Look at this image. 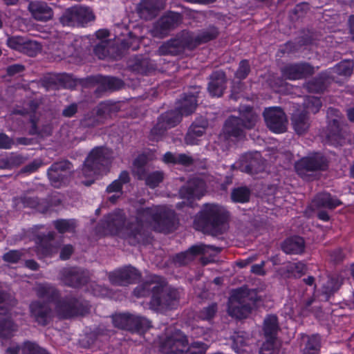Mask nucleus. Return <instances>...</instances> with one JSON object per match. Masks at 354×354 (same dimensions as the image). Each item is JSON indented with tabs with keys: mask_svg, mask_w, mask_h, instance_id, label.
<instances>
[{
	"mask_svg": "<svg viewBox=\"0 0 354 354\" xmlns=\"http://www.w3.org/2000/svg\"><path fill=\"white\" fill-rule=\"evenodd\" d=\"M183 115L181 112L176 108L175 110L161 114L158 118L165 124L166 127L170 129L180 122Z\"/></svg>",
	"mask_w": 354,
	"mask_h": 354,
	"instance_id": "nucleus-41",
	"label": "nucleus"
},
{
	"mask_svg": "<svg viewBox=\"0 0 354 354\" xmlns=\"http://www.w3.org/2000/svg\"><path fill=\"white\" fill-rule=\"evenodd\" d=\"M329 160L320 153H315L301 158L295 163L297 174L302 178L310 180L315 177V173L327 171Z\"/></svg>",
	"mask_w": 354,
	"mask_h": 354,
	"instance_id": "nucleus-7",
	"label": "nucleus"
},
{
	"mask_svg": "<svg viewBox=\"0 0 354 354\" xmlns=\"http://www.w3.org/2000/svg\"><path fill=\"white\" fill-rule=\"evenodd\" d=\"M115 327L131 332H143L151 327V322L146 318L129 313H120L113 315Z\"/></svg>",
	"mask_w": 354,
	"mask_h": 354,
	"instance_id": "nucleus-12",
	"label": "nucleus"
},
{
	"mask_svg": "<svg viewBox=\"0 0 354 354\" xmlns=\"http://www.w3.org/2000/svg\"><path fill=\"white\" fill-rule=\"evenodd\" d=\"M16 304V300L8 292L0 290V314H5L10 307Z\"/></svg>",
	"mask_w": 354,
	"mask_h": 354,
	"instance_id": "nucleus-45",
	"label": "nucleus"
},
{
	"mask_svg": "<svg viewBox=\"0 0 354 354\" xmlns=\"http://www.w3.org/2000/svg\"><path fill=\"white\" fill-rule=\"evenodd\" d=\"M353 64L350 61H344L333 68V73L344 76H350L353 73Z\"/></svg>",
	"mask_w": 354,
	"mask_h": 354,
	"instance_id": "nucleus-50",
	"label": "nucleus"
},
{
	"mask_svg": "<svg viewBox=\"0 0 354 354\" xmlns=\"http://www.w3.org/2000/svg\"><path fill=\"white\" fill-rule=\"evenodd\" d=\"M15 200L17 202V203H21L24 207L37 208L38 211L39 206L41 205V201H39L37 197H32L24 195L20 197H17Z\"/></svg>",
	"mask_w": 354,
	"mask_h": 354,
	"instance_id": "nucleus-54",
	"label": "nucleus"
},
{
	"mask_svg": "<svg viewBox=\"0 0 354 354\" xmlns=\"http://www.w3.org/2000/svg\"><path fill=\"white\" fill-rule=\"evenodd\" d=\"M342 201L328 192L317 194L312 201L313 208H327L333 209L342 205Z\"/></svg>",
	"mask_w": 354,
	"mask_h": 354,
	"instance_id": "nucleus-33",
	"label": "nucleus"
},
{
	"mask_svg": "<svg viewBox=\"0 0 354 354\" xmlns=\"http://www.w3.org/2000/svg\"><path fill=\"white\" fill-rule=\"evenodd\" d=\"M200 89V87L195 86L192 91L185 93L180 99L177 108L183 115H188L195 111Z\"/></svg>",
	"mask_w": 354,
	"mask_h": 354,
	"instance_id": "nucleus-29",
	"label": "nucleus"
},
{
	"mask_svg": "<svg viewBox=\"0 0 354 354\" xmlns=\"http://www.w3.org/2000/svg\"><path fill=\"white\" fill-rule=\"evenodd\" d=\"M205 183L200 178H193L189 180L179 190V196L185 200L200 199L205 194Z\"/></svg>",
	"mask_w": 354,
	"mask_h": 354,
	"instance_id": "nucleus-23",
	"label": "nucleus"
},
{
	"mask_svg": "<svg viewBox=\"0 0 354 354\" xmlns=\"http://www.w3.org/2000/svg\"><path fill=\"white\" fill-rule=\"evenodd\" d=\"M38 297L47 299V302L57 301L59 297L58 290L49 285H40L36 289Z\"/></svg>",
	"mask_w": 354,
	"mask_h": 354,
	"instance_id": "nucleus-39",
	"label": "nucleus"
},
{
	"mask_svg": "<svg viewBox=\"0 0 354 354\" xmlns=\"http://www.w3.org/2000/svg\"><path fill=\"white\" fill-rule=\"evenodd\" d=\"M282 77L295 80L306 78L315 73V68L307 62L289 64L281 68Z\"/></svg>",
	"mask_w": 354,
	"mask_h": 354,
	"instance_id": "nucleus-20",
	"label": "nucleus"
},
{
	"mask_svg": "<svg viewBox=\"0 0 354 354\" xmlns=\"http://www.w3.org/2000/svg\"><path fill=\"white\" fill-rule=\"evenodd\" d=\"M305 342L302 349L303 354H319L321 348V337L318 335L303 337Z\"/></svg>",
	"mask_w": 354,
	"mask_h": 354,
	"instance_id": "nucleus-37",
	"label": "nucleus"
},
{
	"mask_svg": "<svg viewBox=\"0 0 354 354\" xmlns=\"http://www.w3.org/2000/svg\"><path fill=\"white\" fill-rule=\"evenodd\" d=\"M62 279L65 285L79 288L88 283L89 275L87 271L78 268H70L63 270Z\"/></svg>",
	"mask_w": 354,
	"mask_h": 354,
	"instance_id": "nucleus-24",
	"label": "nucleus"
},
{
	"mask_svg": "<svg viewBox=\"0 0 354 354\" xmlns=\"http://www.w3.org/2000/svg\"><path fill=\"white\" fill-rule=\"evenodd\" d=\"M231 339L233 342L232 347L237 351L247 344V339L244 332L236 333L233 336H232Z\"/></svg>",
	"mask_w": 354,
	"mask_h": 354,
	"instance_id": "nucleus-60",
	"label": "nucleus"
},
{
	"mask_svg": "<svg viewBox=\"0 0 354 354\" xmlns=\"http://www.w3.org/2000/svg\"><path fill=\"white\" fill-rule=\"evenodd\" d=\"M62 204V200L56 196H53L46 199L41 200V205L39 207V212L45 214L50 211L52 207H57Z\"/></svg>",
	"mask_w": 354,
	"mask_h": 354,
	"instance_id": "nucleus-49",
	"label": "nucleus"
},
{
	"mask_svg": "<svg viewBox=\"0 0 354 354\" xmlns=\"http://www.w3.org/2000/svg\"><path fill=\"white\" fill-rule=\"evenodd\" d=\"M328 75L326 73H320L317 77L309 81L306 87L310 93H319L323 92L326 88V81Z\"/></svg>",
	"mask_w": 354,
	"mask_h": 354,
	"instance_id": "nucleus-42",
	"label": "nucleus"
},
{
	"mask_svg": "<svg viewBox=\"0 0 354 354\" xmlns=\"http://www.w3.org/2000/svg\"><path fill=\"white\" fill-rule=\"evenodd\" d=\"M217 311L218 304L213 302L200 310L198 317L203 320L210 321L215 317Z\"/></svg>",
	"mask_w": 354,
	"mask_h": 354,
	"instance_id": "nucleus-51",
	"label": "nucleus"
},
{
	"mask_svg": "<svg viewBox=\"0 0 354 354\" xmlns=\"http://www.w3.org/2000/svg\"><path fill=\"white\" fill-rule=\"evenodd\" d=\"M227 77L222 70L214 71L209 77L207 91L212 97H221L226 88Z\"/></svg>",
	"mask_w": 354,
	"mask_h": 354,
	"instance_id": "nucleus-28",
	"label": "nucleus"
},
{
	"mask_svg": "<svg viewBox=\"0 0 354 354\" xmlns=\"http://www.w3.org/2000/svg\"><path fill=\"white\" fill-rule=\"evenodd\" d=\"M31 316L41 326L48 325L53 317V310L48 302L34 301L30 304Z\"/></svg>",
	"mask_w": 354,
	"mask_h": 354,
	"instance_id": "nucleus-22",
	"label": "nucleus"
},
{
	"mask_svg": "<svg viewBox=\"0 0 354 354\" xmlns=\"http://www.w3.org/2000/svg\"><path fill=\"white\" fill-rule=\"evenodd\" d=\"M164 6L163 0H142L138 4L136 11L141 19L149 21L155 18Z\"/></svg>",
	"mask_w": 354,
	"mask_h": 354,
	"instance_id": "nucleus-26",
	"label": "nucleus"
},
{
	"mask_svg": "<svg viewBox=\"0 0 354 354\" xmlns=\"http://www.w3.org/2000/svg\"><path fill=\"white\" fill-rule=\"evenodd\" d=\"M182 15L169 11L162 15L153 25L152 35L155 37L163 38L182 22Z\"/></svg>",
	"mask_w": 354,
	"mask_h": 354,
	"instance_id": "nucleus-15",
	"label": "nucleus"
},
{
	"mask_svg": "<svg viewBox=\"0 0 354 354\" xmlns=\"http://www.w3.org/2000/svg\"><path fill=\"white\" fill-rule=\"evenodd\" d=\"M259 300L256 289L246 287L236 289L229 299L228 315L237 319H245L252 313Z\"/></svg>",
	"mask_w": 354,
	"mask_h": 354,
	"instance_id": "nucleus-5",
	"label": "nucleus"
},
{
	"mask_svg": "<svg viewBox=\"0 0 354 354\" xmlns=\"http://www.w3.org/2000/svg\"><path fill=\"white\" fill-rule=\"evenodd\" d=\"M168 129L165 124L158 118L156 124L151 129L149 138L151 140L158 141Z\"/></svg>",
	"mask_w": 354,
	"mask_h": 354,
	"instance_id": "nucleus-52",
	"label": "nucleus"
},
{
	"mask_svg": "<svg viewBox=\"0 0 354 354\" xmlns=\"http://www.w3.org/2000/svg\"><path fill=\"white\" fill-rule=\"evenodd\" d=\"M88 302L81 298L73 296L65 297L55 302V312L59 319H66L79 315H84L89 312Z\"/></svg>",
	"mask_w": 354,
	"mask_h": 354,
	"instance_id": "nucleus-8",
	"label": "nucleus"
},
{
	"mask_svg": "<svg viewBox=\"0 0 354 354\" xmlns=\"http://www.w3.org/2000/svg\"><path fill=\"white\" fill-rule=\"evenodd\" d=\"M112 160V151L106 147H96L88 154L84 162L82 174L92 177L107 170Z\"/></svg>",
	"mask_w": 354,
	"mask_h": 354,
	"instance_id": "nucleus-6",
	"label": "nucleus"
},
{
	"mask_svg": "<svg viewBox=\"0 0 354 354\" xmlns=\"http://www.w3.org/2000/svg\"><path fill=\"white\" fill-rule=\"evenodd\" d=\"M307 270L306 266L301 262L291 263L287 266V271L292 273L295 277H301Z\"/></svg>",
	"mask_w": 354,
	"mask_h": 354,
	"instance_id": "nucleus-61",
	"label": "nucleus"
},
{
	"mask_svg": "<svg viewBox=\"0 0 354 354\" xmlns=\"http://www.w3.org/2000/svg\"><path fill=\"white\" fill-rule=\"evenodd\" d=\"M95 19V15L89 8L73 6L66 9L59 21L64 26H84Z\"/></svg>",
	"mask_w": 354,
	"mask_h": 354,
	"instance_id": "nucleus-13",
	"label": "nucleus"
},
{
	"mask_svg": "<svg viewBox=\"0 0 354 354\" xmlns=\"http://www.w3.org/2000/svg\"><path fill=\"white\" fill-rule=\"evenodd\" d=\"M39 119L34 114L30 116V123L31 124L29 129V134L32 136H38L40 137L49 136L52 134V127L50 124L44 125L41 129L37 127Z\"/></svg>",
	"mask_w": 354,
	"mask_h": 354,
	"instance_id": "nucleus-40",
	"label": "nucleus"
},
{
	"mask_svg": "<svg viewBox=\"0 0 354 354\" xmlns=\"http://www.w3.org/2000/svg\"><path fill=\"white\" fill-rule=\"evenodd\" d=\"M157 280L147 281L136 287L133 291L136 297H147L151 294L150 306L154 310L174 308L179 298L178 291L167 285L166 282L156 277Z\"/></svg>",
	"mask_w": 354,
	"mask_h": 354,
	"instance_id": "nucleus-2",
	"label": "nucleus"
},
{
	"mask_svg": "<svg viewBox=\"0 0 354 354\" xmlns=\"http://www.w3.org/2000/svg\"><path fill=\"white\" fill-rule=\"evenodd\" d=\"M110 41L108 40H101L95 46L93 51L97 57L100 59H104L109 53V46Z\"/></svg>",
	"mask_w": 354,
	"mask_h": 354,
	"instance_id": "nucleus-55",
	"label": "nucleus"
},
{
	"mask_svg": "<svg viewBox=\"0 0 354 354\" xmlns=\"http://www.w3.org/2000/svg\"><path fill=\"white\" fill-rule=\"evenodd\" d=\"M25 39H26L21 37H11L8 39L7 44L10 48L21 52Z\"/></svg>",
	"mask_w": 354,
	"mask_h": 354,
	"instance_id": "nucleus-63",
	"label": "nucleus"
},
{
	"mask_svg": "<svg viewBox=\"0 0 354 354\" xmlns=\"http://www.w3.org/2000/svg\"><path fill=\"white\" fill-rule=\"evenodd\" d=\"M188 50H192V45L188 37V31L183 30L174 37L163 42L157 50L160 56H179Z\"/></svg>",
	"mask_w": 354,
	"mask_h": 354,
	"instance_id": "nucleus-10",
	"label": "nucleus"
},
{
	"mask_svg": "<svg viewBox=\"0 0 354 354\" xmlns=\"http://www.w3.org/2000/svg\"><path fill=\"white\" fill-rule=\"evenodd\" d=\"M15 141L4 133H0V149H10L14 145Z\"/></svg>",
	"mask_w": 354,
	"mask_h": 354,
	"instance_id": "nucleus-64",
	"label": "nucleus"
},
{
	"mask_svg": "<svg viewBox=\"0 0 354 354\" xmlns=\"http://www.w3.org/2000/svg\"><path fill=\"white\" fill-rule=\"evenodd\" d=\"M178 220L174 210L165 206L142 207L137 210L136 221L126 228L131 245L145 242L149 236V230L168 233L176 229Z\"/></svg>",
	"mask_w": 354,
	"mask_h": 354,
	"instance_id": "nucleus-1",
	"label": "nucleus"
},
{
	"mask_svg": "<svg viewBox=\"0 0 354 354\" xmlns=\"http://www.w3.org/2000/svg\"><path fill=\"white\" fill-rule=\"evenodd\" d=\"M130 181V176L127 171H122L119 178L117 180H115L113 182H112L107 187H106V192L107 193H112V192H116V193H122V186L124 184H127L129 183Z\"/></svg>",
	"mask_w": 354,
	"mask_h": 354,
	"instance_id": "nucleus-43",
	"label": "nucleus"
},
{
	"mask_svg": "<svg viewBox=\"0 0 354 354\" xmlns=\"http://www.w3.org/2000/svg\"><path fill=\"white\" fill-rule=\"evenodd\" d=\"M73 165L68 160L55 162L48 169V177L53 186L59 187L73 175Z\"/></svg>",
	"mask_w": 354,
	"mask_h": 354,
	"instance_id": "nucleus-16",
	"label": "nucleus"
},
{
	"mask_svg": "<svg viewBox=\"0 0 354 354\" xmlns=\"http://www.w3.org/2000/svg\"><path fill=\"white\" fill-rule=\"evenodd\" d=\"M258 121V115L250 106L240 111V115H231L225 121L221 135L226 140L239 141L245 137V129H253Z\"/></svg>",
	"mask_w": 354,
	"mask_h": 354,
	"instance_id": "nucleus-4",
	"label": "nucleus"
},
{
	"mask_svg": "<svg viewBox=\"0 0 354 354\" xmlns=\"http://www.w3.org/2000/svg\"><path fill=\"white\" fill-rule=\"evenodd\" d=\"M23 354H50L45 349L32 342H25L22 347Z\"/></svg>",
	"mask_w": 354,
	"mask_h": 354,
	"instance_id": "nucleus-58",
	"label": "nucleus"
},
{
	"mask_svg": "<svg viewBox=\"0 0 354 354\" xmlns=\"http://www.w3.org/2000/svg\"><path fill=\"white\" fill-rule=\"evenodd\" d=\"M327 115L329 120L326 133L328 142L335 146H342L350 141L351 135L347 125L341 124L339 120V111L330 107L328 109Z\"/></svg>",
	"mask_w": 354,
	"mask_h": 354,
	"instance_id": "nucleus-9",
	"label": "nucleus"
},
{
	"mask_svg": "<svg viewBox=\"0 0 354 354\" xmlns=\"http://www.w3.org/2000/svg\"><path fill=\"white\" fill-rule=\"evenodd\" d=\"M28 9L32 17L37 21H46L53 18V9L44 1H30Z\"/></svg>",
	"mask_w": 354,
	"mask_h": 354,
	"instance_id": "nucleus-30",
	"label": "nucleus"
},
{
	"mask_svg": "<svg viewBox=\"0 0 354 354\" xmlns=\"http://www.w3.org/2000/svg\"><path fill=\"white\" fill-rule=\"evenodd\" d=\"M209 251L217 254L221 251V248L203 243L192 245L186 251L176 254L173 257V261L178 266H186L192 261L197 255L207 254Z\"/></svg>",
	"mask_w": 354,
	"mask_h": 354,
	"instance_id": "nucleus-17",
	"label": "nucleus"
},
{
	"mask_svg": "<svg viewBox=\"0 0 354 354\" xmlns=\"http://www.w3.org/2000/svg\"><path fill=\"white\" fill-rule=\"evenodd\" d=\"M291 123L294 130L298 135L306 133L310 126L308 113L305 111L295 112L291 117Z\"/></svg>",
	"mask_w": 354,
	"mask_h": 354,
	"instance_id": "nucleus-35",
	"label": "nucleus"
},
{
	"mask_svg": "<svg viewBox=\"0 0 354 354\" xmlns=\"http://www.w3.org/2000/svg\"><path fill=\"white\" fill-rule=\"evenodd\" d=\"M279 341L265 340L259 350V354H279Z\"/></svg>",
	"mask_w": 354,
	"mask_h": 354,
	"instance_id": "nucleus-48",
	"label": "nucleus"
},
{
	"mask_svg": "<svg viewBox=\"0 0 354 354\" xmlns=\"http://www.w3.org/2000/svg\"><path fill=\"white\" fill-rule=\"evenodd\" d=\"M127 69L136 74L150 75L158 68L156 64L149 57L145 55H137L131 57L127 62Z\"/></svg>",
	"mask_w": 354,
	"mask_h": 354,
	"instance_id": "nucleus-18",
	"label": "nucleus"
},
{
	"mask_svg": "<svg viewBox=\"0 0 354 354\" xmlns=\"http://www.w3.org/2000/svg\"><path fill=\"white\" fill-rule=\"evenodd\" d=\"M282 250L286 254H301L305 249L304 239L299 236H293L286 239L281 245Z\"/></svg>",
	"mask_w": 354,
	"mask_h": 354,
	"instance_id": "nucleus-36",
	"label": "nucleus"
},
{
	"mask_svg": "<svg viewBox=\"0 0 354 354\" xmlns=\"http://www.w3.org/2000/svg\"><path fill=\"white\" fill-rule=\"evenodd\" d=\"M250 72V66L248 60L243 59L239 62V68L235 73V77L239 80L245 79Z\"/></svg>",
	"mask_w": 354,
	"mask_h": 354,
	"instance_id": "nucleus-59",
	"label": "nucleus"
},
{
	"mask_svg": "<svg viewBox=\"0 0 354 354\" xmlns=\"http://www.w3.org/2000/svg\"><path fill=\"white\" fill-rule=\"evenodd\" d=\"M164 178V173L162 171H156L147 174L145 178L146 184L151 188H154L162 181Z\"/></svg>",
	"mask_w": 354,
	"mask_h": 354,
	"instance_id": "nucleus-57",
	"label": "nucleus"
},
{
	"mask_svg": "<svg viewBox=\"0 0 354 354\" xmlns=\"http://www.w3.org/2000/svg\"><path fill=\"white\" fill-rule=\"evenodd\" d=\"M188 344L187 336L180 330H175L160 342V351L162 354H183Z\"/></svg>",
	"mask_w": 354,
	"mask_h": 354,
	"instance_id": "nucleus-14",
	"label": "nucleus"
},
{
	"mask_svg": "<svg viewBox=\"0 0 354 354\" xmlns=\"http://www.w3.org/2000/svg\"><path fill=\"white\" fill-rule=\"evenodd\" d=\"M140 277L138 271L133 267L127 266L111 272L109 279L114 286H127L133 283Z\"/></svg>",
	"mask_w": 354,
	"mask_h": 354,
	"instance_id": "nucleus-25",
	"label": "nucleus"
},
{
	"mask_svg": "<svg viewBox=\"0 0 354 354\" xmlns=\"http://www.w3.org/2000/svg\"><path fill=\"white\" fill-rule=\"evenodd\" d=\"M228 212L216 204H205L194 218L196 230L212 236L223 234L227 230Z\"/></svg>",
	"mask_w": 354,
	"mask_h": 354,
	"instance_id": "nucleus-3",
	"label": "nucleus"
},
{
	"mask_svg": "<svg viewBox=\"0 0 354 354\" xmlns=\"http://www.w3.org/2000/svg\"><path fill=\"white\" fill-rule=\"evenodd\" d=\"M15 330L16 326L11 319L0 317V336L6 337Z\"/></svg>",
	"mask_w": 354,
	"mask_h": 354,
	"instance_id": "nucleus-53",
	"label": "nucleus"
},
{
	"mask_svg": "<svg viewBox=\"0 0 354 354\" xmlns=\"http://www.w3.org/2000/svg\"><path fill=\"white\" fill-rule=\"evenodd\" d=\"M208 346L201 342H194L187 346L184 354H205Z\"/></svg>",
	"mask_w": 354,
	"mask_h": 354,
	"instance_id": "nucleus-56",
	"label": "nucleus"
},
{
	"mask_svg": "<svg viewBox=\"0 0 354 354\" xmlns=\"http://www.w3.org/2000/svg\"><path fill=\"white\" fill-rule=\"evenodd\" d=\"M53 223L55 228L62 234L73 232L76 227V223L74 219H58L54 221Z\"/></svg>",
	"mask_w": 354,
	"mask_h": 354,
	"instance_id": "nucleus-46",
	"label": "nucleus"
},
{
	"mask_svg": "<svg viewBox=\"0 0 354 354\" xmlns=\"http://www.w3.org/2000/svg\"><path fill=\"white\" fill-rule=\"evenodd\" d=\"M125 216L121 212L110 214L101 221L100 226L105 234H118L123 230Z\"/></svg>",
	"mask_w": 354,
	"mask_h": 354,
	"instance_id": "nucleus-27",
	"label": "nucleus"
},
{
	"mask_svg": "<svg viewBox=\"0 0 354 354\" xmlns=\"http://www.w3.org/2000/svg\"><path fill=\"white\" fill-rule=\"evenodd\" d=\"M343 281L344 278L337 274L328 277L327 281L322 287V296L324 297L325 301H328L339 290Z\"/></svg>",
	"mask_w": 354,
	"mask_h": 354,
	"instance_id": "nucleus-34",
	"label": "nucleus"
},
{
	"mask_svg": "<svg viewBox=\"0 0 354 354\" xmlns=\"http://www.w3.org/2000/svg\"><path fill=\"white\" fill-rule=\"evenodd\" d=\"M115 104L104 102L99 104L96 107L84 115L80 120V124L82 128H93L102 124L115 111Z\"/></svg>",
	"mask_w": 354,
	"mask_h": 354,
	"instance_id": "nucleus-11",
	"label": "nucleus"
},
{
	"mask_svg": "<svg viewBox=\"0 0 354 354\" xmlns=\"http://www.w3.org/2000/svg\"><path fill=\"white\" fill-rule=\"evenodd\" d=\"M280 326L276 315L269 314L266 316L263 323L262 331L265 340L278 341Z\"/></svg>",
	"mask_w": 354,
	"mask_h": 354,
	"instance_id": "nucleus-32",
	"label": "nucleus"
},
{
	"mask_svg": "<svg viewBox=\"0 0 354 354\" xmlns=\"http://www.w3.org/2000/svg\"><path fill=\"white\" fill-rule=\"evenodd\" d=\"M263 117L268 128L274 133H283L287 129V118L279 107H270L263 111Z\"/></svg>",
	"mask_w": 354,
	"mask_h": 354,
	"instance_id": "nucleus-19",
	"label": "nucleus"
},
{
	"mask_svg": "<svg viewBox=\"0 0 354 354\" xmlns=\"http://www.w3.org/2000/svg\"><path fill=\"white\" fill-rule=\"evenodd\" d=\"M23 255L20 250H10L3 255V260L8 263H16L21 258Z\"/></svg>",
	"mask_w": 354,
	"mask_h": 354,
	"instance_id": "nucleus-62",
	"label": "nucleus"
},
{
	"mask_svg": "<svg viewBox=\"0 0 354 354\" xmlns=\"http://www.w3.org/2000/svg\"><path fill=\"white\" fill-rule=\"evenodd\" d=\"M218 32L214 26L199 31L197 34L188 31V37L192 45V50L202 44L207 43L217 37Z\"/></svg>",
	"mask_w": 354,
	"mask_h": 354,
	"instance_id": "nucleus-31",
	"label": "nucleus"
},
{
	"mask_svg": "<svg viewBox=\"0 0 354 354\" xmlns=\"http://www.w3.org/2000/svg\"><path fill=\"white\" fill-rule=\"evenodd\" d=\"M251 191L247 187H239L232 189L231 198L234 202L247 203L250 200Z\"/></svg>",
	"mask_w": 354,
	"mask_h": 354,
	"instance_id": "nucleus-44",
	"label": "nucleus"
},
{
	"mask_svg": "<svg viewBox=\"0 0 354 354\" xmlns=\"http://www.w3.org/2000/svg\"><path fill=\"white\" fill-rule=\"evenodd\" d=\"M41 50V46L39 42L26 39L21 53L30 57H35Z\"/></svg>",
	"mask_w": 354,
	"mask_h": 354,
	"instance_id": "nucleus-47",
	"label": "nucleus"
},
{
	"mask_svg": "<svg viewBox=\"0 0 354 354\" xmlns=\"http://www.w3.org/2000/svg\"><path fill=\"white\" fill-rule=\"evenodd\" d=\"M99 83L104 90L109 91L121 90L125 86V83L122 79L113 76L100 77Z\"/></svg>",
	"mask_w": 354,
	"mask_h": 354,
	"instance_id": "nucleus-38",
	"label": "nucleus"
},
{
	"mask_svg": "<svg viewBox=\"0 0 354 354\" xmlns=\"http://www.w3.org/2000/svg\"><path fill=\"white\" fill-rule=\"evenodd\" d=\"M239 168L242 172L253 175L263 171L265 163L260 153H250L241 156L239 162Z\"/></svg>",
	"mask_w": 354,
	"mask_h": 354,
	"instance_id": "nucleus-21",
	"label": "nucleus"
}]
</instances>
